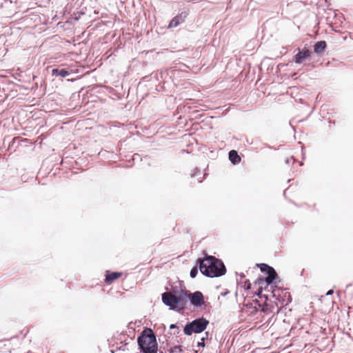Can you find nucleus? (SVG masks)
I'll use <instances>...</instances> for the list:
<instances>
[{
	"instance_id": "423d86ee",
	"label": "nucleus",
	"mask_w": 353,
	"mask_h": 353,
	"mask_svg": "<svg viewBox=\"0 0 353 353\" xmlns=\"http://www.w3.org/2000/svg\"><path fill=\"white\" fill-rule=\"evenodd\" d=\"M265 274V279L259 278L256 280L255 283L261 285L266 283L268 285H272L278 279V274L273 267Z\"/></svg>"
},
{
	"instance_id": "7ed1b4c3",
	"label": "nucleus",
	"mask_w": 353,
	"mask_h": 353,
	"mask_svg": "<svg viewBox=\"0 0 353 353\" xmlns=\"http://www.w3.org/2000/svg\"><path fill=\"white\" fill-rule=\"evenodd\" d=\"M137 343L141 353H157L158 343L154 331L146 327L137 338Z\"/></svg>"
},
{
	"instance_id": "a878e982",
	"label": "nucleus",
	"mask_w": 353,
	"mask_h": 353,
	"mask_svg": "<svg viewBox=\"0 0 353 353\" xmlns=\"http://www.w3.org/2000/svg\"><path fill=\"white\" fill-rule=\"evenodd\" d=\"M135 156L139 157V155H138V154H134V155L133 156V160H135Z\"/></svg>"
},
{
	"instance_id": "39448f33",
	"label": "nucleus",
	"mask_w": 353,
	"mask_h": 353,
	"mask_svg": "<svg viewBox=\"0 0 353 353\" xmlns=\"http://www.w3.org/2000/svg\"><path fill=\"white\" fill-rule=\"evenodd\" d=\"M195 307H201L205 304L204 296L201 292L195 291L190 292L187 291V300Z\"/></svg>"
},
{
	"instance_id": "bb28decb",
	"label": "nucleus",
	"mask_w": 353,
	"mask_h": 353,
	"mask_svg": "<svg viewBox=\"0 0 353 353\" xmlns=\"http://www.w3.org/2000/svg\"><path fill=\"white\" fill-rule=\"evenodd\" d=\"M285 294H288V296H290V292H285Z\"/></svg>"
},
{
	"instance_id": "0eeeda50",
	"label": "nucleus",
	"mask_w": 353,
	"mask_h": 353,
	"mask_svg": "<svg viewBox=\"0 0 353 353\" xmlns=\"http://www.w3.org/2000/svg\"><path fill=\"white\" fill-rule=\"evenodd\" d=\"M297 50L298 52L293 59L296 64H301L306 60L310 61L312 52L307 48H303V49L298 48Z\"/></svg>"
},
{
	"instance_id": "9d476101",
	"label": "nucleus",
	"mask_w": 353,
	"mask_h": 353,
	"mask_svg": "<svg viewBox=\"0 0 353 353\" xmlns=\"http://www.w3.org/2000/svg\"><path fill=\"white\" fill-rule=\"evenodd\" d=\"M327 48V43L325 41H317L314 45V52L317 54H321L324 52Z\"/></svg>"
},
{
	"instance_id": "20e7f679",
	"label": "nucleus",
	"mask_w": 353,
	"mask_h": 353,
	"mask_svg": "<svg viewBox=\"0 0 353 353\" xmlns=\"http://www.w3.org/2000/svg\"><path fill=\"white\" fill-rule=\"evenodd\" d=\"M209 323V321L204 317L196 318L185 325L183 332L188 336H190L193 333H201L206 329Z\"/></svg>"
},
{
	"instance_id": "c85d7f7f",
	"label": "nucleus",
	"mask_w": 353,
	"mask_h": 353,
	"mask_svg": "<svg viewBox=\"0 0 353 353\" xmlns=\"http://www.w3.org/2000/svg\"><path fill=\"white\" fill-rule=\"evenodd\" d=\"M285 294H288V296H290V292H285Z\"/></svg>"
},
{
	"instance_id": "f03ea898",
	"label": "nucleus",
	"mask_w": 353,
	"mask_h": 353,
	"mask_svg": "<svg viewBox=\"0 0 353 353\" xmlns=\"http://www.w3.org/2000/svg\"><path fill=\"white\" fill-rule=\"evenodd\" d=\"M161 299L170 310L180 312L187 305V291L172 288L170 291L163 293Z\"/></svg>"
},
{
	"instance_id": "9b49d317",
	"label": "nucleus",
	"mask_w": 353,
	"mask_h": 353,
	"mask_svg": "<svg viewBox=\"0 0 353 353\" xmlns=\"http://www.w3.org/2000/svg\"><path fill=\"white\" fill-rule=\"evenodd\" d=\"M70 74V72L65 68H53L52 75L54 77H61L65 78Z\"/></svg>"
},
{
	"instance_id": "f8f14e48",
	"label": "nucleus",
	"mask_w": 353,
	"mask_h": 353,
	"mask_svg": "<svg viewBox=\"0 0 353 353\" xmlns=\"http://www.w3.org/2000/svg\"><path fill=\"white\" fill-rule=\"evenodd\" d=\"M228 157H229L230 161L233 165L239 164L241 162V159L240 156L239 155L237 151H236L234 150H230L229 152Z\"/></svg>"
},
{
	"instance_id": "dca6fc26",
	"label": "nucleus",
	"mask_w": 353,
	"mask_h": 353,
	"mask_svg": "<svg viewBox=\"0 0 353 353\" xmlns=\"http://www.w3.org/2000/svg\"><path fill=\"white\" fill-rule=\"evenodd\" d=\"M183 352V348L181 345H176L170 348L169 353H181Z\"/></svg>"
},
{
	"instance_id": "412c9836",
	"label": "nucleus",
	"mask_w": 353,
	"mask_h": 353,
	"mask_svg": "<svg viewBox=\"0 0 353 353\" xmlns=\"http://www.w3.org/2000/svg\"><path fill=\"white\" fill-rule=\"evenodd\" d=\"M280 291V289L277 288L272 291L273 296L276 297L277 296H280V294L279 293Z\"/></svg>"
},
{
	"instance_id": "4be33fe9",
	"label": "nucleus",
	"mask_w": 353,
	"mask_h": 353,
	"mask_svg": "<svg viewBox=\"0 0 353 353\" xmlns=\"http://www.w3.org/2000/svg\"><path fill=\"white\" fill-rule=\"evenodd\" d=\"M256 294L261 298L262 296V289H259V290L256 292Z\"/></svg>"
},
{
	"instance_id": "ddd939ff",
	"label": "nucleus",
	"mask_w": 353,
	"mask_h": 353,
	"mask_svg": "<svg viewBox=\"0 0 353 353\" xmlns=\"http://www.w3.org/2000/svg\"><path fill=\"white\" fill-rule=\"evenodd\" d=\"M211 339V334L208 332H205V336H203L201 339V341L197 343V347H204L205 345V341H208Z\"/></svg>"
},
{
	"instance_id": "6ab92c4d",
	"label": "nucleus",
	"mask_w": 353,
	"mask_h": 353,
	"mask_svg": "<svg viewBox=\"0 0 353 353\" xmlns=\"http://www.w3.org/2000/svg\"><path fill=\"white\" fill-rule=\"evenodd\" d=\"M256 302H257V303L259 305V307H261V311L263 312H265L267 307H268V304L265 302L263 305H261L260 303H259L258 301H256Z\"/></svg>"
},
{
	"instance_id": "393cba45",
	"label": "nucleus",
	"mask_w": 353,
	"mask_h": 353,
	"mask_svg": "<svg viewBox=\"0 0 353 353\" xmlns=\"http://www.w3.org/2000/svg\"><path fill=\"white\" fill-rule=\"evenodd\" d=\"M239 276H240L241 279H243L245 276L244 273H241V274H239Z\"/></svg>"
},
{
	"instance_id": "aec40b11",
	"label": "nucleus",
	"mask_w": 353,
	"mask_h": 353,
	"mask_svg": "<svg viewBox=\"0 0 353 353\" xmlns=\"http://www.w3.org/2000/svg\"><path fill=\"white\" fill-rule=\"evenodd\" d=\"M199 172V169L198 168H195L193 170V171H192V174H191V176H192V177H194V176L197 174V173H198Z\"/></svg>"
},
{
	"instance_id": "6e6552de",
	"label": "nucleus",
	"mask_w": 353,
	"mask_h": 353,
	"mask_svg": "<svg viewBox=\"0 0 353 353\" xmlns=\"http://www.w3.org/2000/svg\"><path fill=\"white\" fill-rule=\"evenodd\" d=\"M122 273L119 272H110L107 270L105 272V281L107 283H112L114 281L119 279Z\"/></svg>"
},
{
	"instance_id": "2eb2a0df",
	"label": "nucleus",
	"mask_w": 353,
	"mask_h": 353,
	"mask_svg": "<svg viewBox=\"0 0 353 353\" xmlns=\"http://www.w3.org/2000/svg\"><path fill=\"white\" fill-rule=\"evenodd\" d=\"M199 265H197V263H196V265H194V267L192 268L191 270H190V276L192 278V279H194L196 276V275L198 274V270H199Z\"/></svg>"
},
{
	"instance_id": "5701e85b",
	"label": "nucleus",
	"mask_w": 353,
	"mask_h": 353,
	"mask_svg": "<svg viewBox=\"0 0 353 353\" xmlns=\"http://www.w3.org/2000/svg\"><path fill=\"white\" fill-rule=\"evenodd\" d=\"M293 161V163L295 162V159L294 157H291L290 159H288L286 161H285V163L288 164L290 163V161Z\"/></svg>"
},
{
	"instance_id": "a211bd4d",
	"label": "nucleus",
	"mask_w": 353,
	"mask_h": 353,
	"mask_svg": "<svg viewBox=\"0 0 353 353\" xmlns=\"http://www.w3.org/2000/svg\"><path fill=\"white\" fill-rule=\"evenodd\" d=\"M243 288L245 290H250L251 288V283H250V281L248 279L245 280L243 282Z\"/></svg>"
},
{
	"instance_id": "f257e3e1",
	"label": "nucleus",
	"mask_w": 353,
	"mask_h": 353,
	"mask_svg": "<svg viewBox=\"0 0 353 353\" xmlns=\"http://www.w3.org/2000/svg\"><path fill=\"white\" fill-rule=\"evenodd\" d=\"M196 263L201 273L209 278L223 276L227 271L225 265L221 259L207 254L203 258H198Z\"/></svg>"
},
{
	"instance_id": "1a4fd4ad",
	"label": "nucleus",
	"mask_w": 353,
	"mask_h": 353,
	"mask_svg": "<svg viewBox=\"0 0 353 353\" xmlns=\"http://www.w3.org/2000/svg\"><path fill=\"white\" fill-rule=\"evenodd\" d=\"M185 16L186 13L182 12L181 14L174 17L169 24V28H175L178 26L180 23L184 21V17H185Z\"/></svg>"
},
{
	"instance_id": "4468645a",
	"label": "nucleus",
	"mask_w": 353,
	"mask_h": 353,
	"mask_svg": "<svg viewBox=\"0 0 353 353\" xmlns=\"http://www.w3.org/2000/svg\"><path fill=\"white\" fill-rule=\"evenodd\" d=\"M256 265L260 268L262 272L265 274L272 268L266 263H257Z\"/></svg>"
},
{
	"instance_id": "f3484780",
	"label": "nucleus",
	"mask_w": 353,
	"mask_h": 353,
	"mask_svg": "<svg viewBox=\"0 0 353 353\" xmlns=\"http://www.w3.org/2000/svg\"><path fill=\"white\" fill-rule=\"evenodd\" d=\"M170 330H176V332H174V334H179V326L176 325V324H171L170 325Z\"/></svg>"
},
{
	"instance_id": "cd10ccee",
	"label": "nucleus",
	"mask_w": 353,
	"mask_h": 353,
	"mask_svg": "<svg viewBox=\"0 0 353 353\" xmlns=\"http://www.w3.org/2000/svg\"><path fill=\"white\" fill-rule=\"evenodd\" d=\"M285 294H288V296H290V292H285Z\"/></svg>"
},
{
	"instance_id": "b1692460",
	"label": "nucleus",
	"mask_w": 353,
	"mask_h": 353,
	"mask_svg": "<svg viewBox=\"0 0 353 353\" xmlns=\"http://www.w3.org/2000/svg\"><path fill=\"white\" fill-rule=\"evenodd\" d=\"M334 291L332 290H330L327 291V292L326 293V295L328 296V295H332L333 294Z\"/></svg>"
}]
</instances>
